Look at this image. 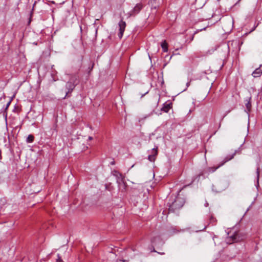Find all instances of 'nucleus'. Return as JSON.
Wrapping results in <instances>:
<instances>
[{
	"mask_svg": "<svg viewBox=\"0 0 262 262\" xmlns=\"http://www.w3.org/2000/svg\"><path fill=\"white\" fill-rule=\"evenodd\" d=\"M185 203L184 200L181 196H177L172 203L169 205V211L174 212L180 209Z\"/></svg>",
	"mask_w": 262,
	"mask_h": 262,
	"instance_id": "nucleus-1",
	"label": "nucleus"
},
{
	"mask_svg": "<svg viewBox=\"0 0 262 262\" xmlns=\"http://www.w3.org/2000/svg\"><path fill=\"white\" fill-rule=\"evenodd\" d=\"M78 81V77L76 75H73L71 77L70 80L66 83V88L68 90L66 92V95L64 96L65 98L69 93H71L74 89Z\"/></svg>",
	"mask_w": 262,
	"mask_h": 262,
	"instance_id": "nucleus-2",
	"label": "nucleus"
},
{
	"mask_svg": "<svg viewBox=\"0 0 262 262\" xmlns=\"http://www.w3.org/2000/svg\"><path fill=\"white\" fill-rule=\"evenodd\" d=\"M236 152H234L233 154L232 155H228L223 160V162L222 163H221L220 164H219L216 167H214V166H213V167H207L205 170V172L206 173H207L208 174L210 173H212L213 172H214L217 169H218L219 167H220L221 166H223L225 163H226V162H227L228 161H230V160L232 159L235 155Z\"/></svg>",
	"mask_w": 262,
	"mask_h": 262,
	"instance_id": "nucleus-3",
	"label": "nucleus"
},
{
	"mask_svg": "<svg viewBox=\"0 0 262 262\" xmlns=\"http://www.w3.org/2000/svg\"><path fill=\"white\" fill-rule=\"evenodd\" d=\"M228 236L227 238V241L228 243L237 242L242 239L239 236L238 232H234L232 234L228 233Z\"/></svg>",
	"mask_w": 262,
	"mask_h": 262,
	"instance_id": "nucleus-4",
	"label": "nucleus"
},
{
	"mask_svg": "<svg viewBox=\"0 0 262 262\" xmlns=\"http://www.w3.org/2000/svg\"><path fill=\"white\" fill-rule=\"evenodd\" d=\"M143 8V5L141 3L137 4L134 8L128 12V15L129 17L136 15L140 12Z\"/></svg>",
	"mask_w": 262,
	"mask_h": 262,
	"instance_id": "nucleus-5",
	"label": "nucleus"
},
{
	"mask_svg": "<svg viewBox=\"0 0 262 262\" xmlns=\"http://www.w3.org/2000/svg\"><path fill=\"white\" fill-rule=\"evenodd\" d=\"M126 26V23L123 20H121L118 23L119 33L118 35L120 38H121L123 35Z\"/></svg>",
	"mask_w": 262,
	"mask_h": 262,
	"instance_id": "nucleus-6",
	"label": "nucleus"
},
{
	"mask_svg": "<svg viewBox=\"0 0 262 262\" xmlns=\"http://www.w3.org/2000/svg\"><path fill=\"white\" fill-rule=\"evenodd\" d=\"M262 74V64L257 69H256L252 73V76L254 77H258Z\"/></svg>",
	"mask_w": 262,
	"mask_h": 262,
	"instance_id": "nucleus-7",
	"label": "nucleus"
},
{
	"mask_svg": "<svg viewBox=\"0 0 262 262\" xmlns=\"http://www.w3.org/2000/svg\"><path fill=\"white\" fill-rule=\"evenodd\" d=\"M172 107V104L171 103H165L163 104V107L161 108V111L165 112L168 113L170 109Z\"/></svg>",
	"mask_w": 262,
	"mask_h": 262,
	"instance_id": "nucleus-8",
	"label": "nucleus"
},
{
	"mask_svg": "<svg viewBox=\"0 0 262 262\" xmlns=\"http://www.w3.org/2000/svg\"><path fill=\"white\" fill-rule=\"evenodd\" d=\"M161 47L162 48L163 51L164 52H166L168 51V45L165 40H164L161 43Z\"/></svg>",
	"mask_w": 262,
	"mask_h": 262,
	"instance_id": "nucleus-9",
	"label": "nucleus"
},
{
	"mask_svg": "<svg viewBox=\"0 0 262 262\" xmlns=\"http://www.w3.org/2000/svg\"><path fill=\"white\" fill-rule=\"evenodd\" d=\"M34 139V137L32 135H28V137L26 139V142L27 143H32L33 142Z\"/></svg>",
	"mask_w": 262,
	"mask_h": 262,
	"instance_id": "nucleus-10",
	"label": "nucleus"
},
{
	"mask_svg": "<svg viewBox=\"0 0 262 262\" xmlns=\"http://www.w3.org/2000/svg\"><path fill=\"white\" fill-rule=\"evenodd\" d=\"M150 154L152 155H154V156L156 157L158 155V147L152 148L150 151Z\"/></svg>",
	"mask_w": 262,
	"mask_h": 262,
	"instance_id": "nucleus-11",
	"label": "nucleus"
},
{
	"mask_svg": "<svg viewBox=\"0 0 262 262\" xmlns=\"http://www.w3.org/2000/svg\"><path fill=\"white\" fill-rule=\"evenodd\" d=\"M148 159L150 162H154L155 161V159H156V157L154 156V155H152L151 154H149L148 155Z\"/></svg>",
	"mask_w": 262,
	"mask_h": 262,
	"instance_id": "nucleus-12",
	"label": "nucleus"
},
{
	"mask_svg": "<svg viewBox=\"0 0 262 262\" xmlns=\"http://www.w3.org/2000/svg\"><path fill=\"white\" fill-rule=\"evenodd\" d=\"M246 107L247 108L249 111L250 108H251V105L249 101H248L246 104Z\"/></svg>",
	"mask_w": 262,
	"mask_h": 262,
	"instance_id": "nucleus-13",
	"label": "nucleus"
},
{
	"mask_svg": "<svg viewBox=\"0 0 262 262\" xmlns=\"http://www.w3.org/2000/svg\"><path fill=\"white\" fill-rule=\"evenodd\" d=\"M256 173H257V181H258L259 178V167H258V168H257Z\"/></svg>",
	"mask_w": 262,
	"mask_h": 262,
	"instance_id": "nucleus-14",
	"label": "nucleus"
},
{
	"mask_svg": "<svg viewBox=\"0 0 262 262\" xmlns=\"http://www.w3.org/2000/svg\"><path fill=\"white\" fill-rule=\"evenodd\" d=\"M57 262H63L62 259L60 258V257H59L58 259H57Z\"/></svg>",
	"mask_w": 262,
	"mask_h": 262,
	"instance_id": "nucleus-15",
	"label": "nucleus"
},
{
	"mask_svg": "<svg viewBox=\"0 0 262 262\" xmlns=\"http://www.w3.org/2000/svg\"><path fill=\"white\" fill-rule=\"evenodd\" d=\"M92 139H93V138H92V137H89V140H92Z\"/></svg>",
	"mask_w": 262,
	"mask_h": 262,
	"instance_id": "nucleus-16",
	"label": "nucleus"
},
{
	"mask_svg": "<svg viewBox=\"0 0 262 262\" xmlns=\"http://www.w3.org/2000/svg\"><path fill=\"white\" fill-rule=\"evenodd\" d=\"M114 163H115L114 162H112L111 163V164L113 165V164H114Z\"/></svg>",
	"mask_w": 262,
	"mask_h": 262,
	"instance_id": "nucleus-17",
	"label": "nucleus"
},
{
	"mask_svg": "<svg viewBox=\"0 0 262 262\" xmlns=\"http://www.w3.org/2000/svg\"><path fill=\"white\" fill-rule=\"evenodd\" d=\"M10 104V102H9L8 104H7V105H9Z\"/></svg>",
	"mask_w": 262,
	"mask_h": 262,
	"instance_id": "nucleus-18",
	"label": "nucleus"
}]
</instances>
